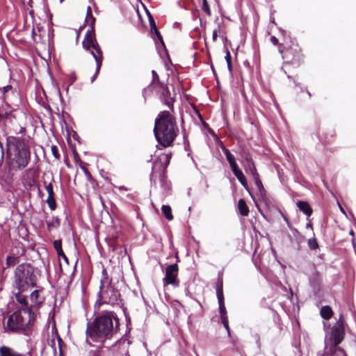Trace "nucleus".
<instances>
[{"mask_svg": "<svg viewBox=\"0 0 356 356\" xmlns=\"http://www.w3.org/2000/svg\"><path fill=\"white\" fill-rule=\"evenodd\" d=\"M345 337V327L342 316L337 321V324L332 327L329 337L330 346H337L340 344Z\"/></svg>", "mask_w": 356, "mask_h": 356, "instance_id": "10", "label": "nucleus"}, {"mask_svg": "<svg viewBox=\"0 0 356 356\" xmlns=\"http://www.w3.org/2000/svg\"><path fill=\"white\" fill-rule=\"evenodd\" d=\"M45 184V189L48 193V197L47 199V203L49 207V209L51 211H54L56 208V202L55 199V194L54 192L53 188V184L51 182L49 183L48 184H46V182H44Z\"/></svg>", "mask_w": 356, "mask_h": 356, "instance_id": "12", "label": "nucleus"}, {"mask_svg": "<svg viewBox=\"0 0 356 356\" xmlns=\"http://www.w3.org/2000/svg\"><path fill=\"white\" fill-rule=\"evenodd\" d=\"M321 140L325 145L332 143L336 137L335 131L332 129H327L319 136Z\"/></svg>", "mask_w": 356, "mask_h": 356, "instance_id": "16", "label": "nucleus"}, {"mask_svg": "<svg viewBox=\"0 0 356 356\" xmlns=\"http://www.w3.org/2000/svg\"><path fill=\"white\" fill-rule=\"evenodd\" d=\"M259 201L264 204L266 209H270L273 206L272 200L268 194L262 197H259Z\"/></svg>", "mask_w": 356, "mask_h": 356, "instance_id": "35", "label": "nucleus"}, {"mask_svg": "<svg viewBox=\"0 0 356 356\" xmlns=\"http://www.w3.org/2000/svg\"><path fill=\"white\" fill-rule=\"evenodd\" d=\"M225 58L226 60L227 63H229V62H232V56L229 50L227 51Z\"/></svg>", "mask_w": 356, "mask_h": 356, "instance_id": "49", "label": "nucleus"}, {"mask_svg": "<svg viewBox=\"0 0 356 356\" xmlns=\"http://www.w3.org/2000/svg\"><path fill=\"white\" fill-rule=\"evenodd\" d=\"M307 93L308 94V96H309V97L310 98V97H311V94H310V92H309L308 90H307Z\"/></svg>", "mask_w": 356, "mask_h": 356, "instance_id": "61", "label": "nucleus"}, {"mask_svg": "<svg viewBox=\"0 0 356 356\" xmlns=\"http://www.w3.org/2000/svg\"><path fill=\"white\" fill-rule=\"evenodd\" d=\"M162 213L165 218L168 220H172L174 218L172 213L171 207L169 205H163L161 207Z\"/></svg>", "mask_w": 356, "mask_h": 356, "instance_id": "33", "label": "nucleus"}, {"mask_svg": "<svg viewBox=\"0 0 356 356\" xmlns=\"http://www.w3.org/2000/svg\"><path fill=\"white\" fill-rule=\"evenodd\" d=\"M222 325H224L225 328L226 329L229 337H231V330H230V327L229 325V322L226 323V324H222Z\"/></svg>", "mask_w": 356, "mask_h": 356, "instance_id": "52", "label": "nucleus"}, {"mask_svg": "<svg viewBox=\"0 0 356 356\" xmlns=\"http://www.w3.org/2000/svg\"><path fill=\"white\" fill-rule=\"evenodd\" d=\"M245 160H246V161H248V163H250V164H252V162H253L252 159V156H251L249 154H246V156H245Z\"/></svg>", "mask_w": 356, "mask_h": 356, "instance_id": "53", "label": "nucleus"}, {"mask_svg": "<svg viewBox=\"0 0 356 356\" xmlns=\"http://www.w3.org/2000/svg\"><path fill=\"white\" fill-rule=\"evenodd\" d=\"M238 209L239 213L243 216H248L249 214V208L243 199H240L238 202Z\"/></svg>", "mask_w": 356, "mask_h": 356, "instance_id": "28", "label": "nucleus"}, {"mask_svg": "<svg viewBox=\"0 0 356 356\" xmlns=\"http://www.w3.org/2000/svg\"><path fill=\"white\" fill-rule=\"evenodd\" d=\"M218 305H219V313L220 316L226 315L227 310L225 305V298H218Z\"/></svg>", "mask_w": 356, "mask_h": 356, "instance_id": "40", "label": "nucleus"}, {"mask_svg": "<svg viewBox=\"0 0 356 356\" xmlns=\"http://www.w3.org/2000/svg\"><path fill=\"white\" fill-rule=\"evenodd\" d=\"M309 281L313 284H319L321 281V273L318 271L315 270L314 273L311 275Z\"/></svg>", "mask_w": 356, "mask_h": 356, "instance_id": "37", "label": "nucleus"}, {"mask_svg": "<svg viewBox=\"0 0 356 356\" xmlns=\"http://www.w3.org/2000/svg\"><path fill=\"white\" fill-rule=\"evenodd\" d=\"M83 29V27H80L79 30L76 32V41L78 40L79 38V35H80V31L81 30Z\"/></svg>", "mask_w": 356, "mask_h": 356, "instance_id": "56", "label": "nucleus"}, {"mask_svg": "<svg viewBox=\"0 0 356 356\" xmlns=\"http://www.w3.org/2000/svg\"><path fill=\"white\" fill-rule=\"evenodd\" d=\"M54 248L56 250L57 254L58 257L60 259L62 258L63 261L66 264H69L68 258L64 253L63 249H62V241L61 240H56L54 241Z\"/></svg>", "mask_w": 356, "mask_h": 356, "instance_id": "18", "label": "nucleus"}, {"mask_svg": "<svg viewBox=\"0 0 356 356\" xmlns=\"http://www.w3.org/2000/svg\"><path fill=\"white\" fill-rule=\"evenodd\" d=\"M202 10L207 15H211V11L207 0H202Z\"/></svg>", "mask_w": 356, "mask_h": 356, "instance_id": "42", "label": "nucleus"}, {"mask_svg": "<svg viewBox=\"0 0 356 356\" xmlns=\"http://www.w3.org/2000/svg\"><path fill=\"white\" fill-rule=\"evenodd\" d=\"M24 291H21L18 290L17 293H15V298L17 302L22 305L24 308H31L33 309V305L29 307V302L27 300V296L23 295L22 293Z\"/></svg>", "mask_w": 356, "mask_h": 356, "instance_id": "21", "label": "nucleus"}, {"mask_svg": "<svg viewBox=\"0 0 356 356\" xmlns=\"http://www.w3.org/2000/svg\"><path fill=\"white\" fill-rule=\"evenodd\" d=\"M282 42L275 35L270 37V42L276 46L285 65L298 67L305 63V56L300 44L289 35H283Z\"/></svg>", "mask_w": 356, "mask_h": 356, "instance_id": "4", "label": "nucleus"}, {"mask_svg": "<svg viewBox=\"0 0 356 356\" xmlns=\"http://www.w3.org/2000/svg\"><path fill=\"white\" fill-rule=\"evenodd\" d=\"M215 289H216V296H217L218 299L224 298L222 274L218 275L217 281L215 283Z\"/></svg>", "mask_w": 356, "mask_h": 356, "instance_id": "19", "label": "nucleus"}, {"mask_svg": "<svg viewBox=\"0 0 356 356\" xmlns=\"http://www.w3.org/2000/svg\"><path fill=\"white\" fill-rule=\"evenodd\" d=\"M16 120L15 115L11 111H5L0 108V122L7 127L8 124H12Z\"/></svg>", "mask_w": 356, "mask_h": 356, "instance_id": "15", "label": "nucleus"}, {"mask_svg": "<svg viewBox=\"0 0 356 356\" xmlns=\"http://www.w3.org/2000/svg\"><path fill=\"white\" fill-rule=\"evenodd\" d=\"M308 246L310 250H315L316 249H318L319 245L316 238H312L308 240Z\"/></svg>", "mask_w": 356, "mask_h": 356, "instance_id": "41", "label": "nucleus"}, {"mask_svg": "<svg viewBox=\"0 0 356 356\" xmlns=\"http://www.w3.org/2000/svg\"><path fill=\"white\" fill-rule=\"evenodd\" d=\"M307 227L312 228V225L311 222H309V223L307 224Z\"/></svg>", "mask_w": 356, "mask_h": 356, "instance_id": "60", "label": "nucleus"}, {"mask_svg": "<svg viewBox=\"0 0 356 356\" xmlns=\"http://www.w3.org/2000/svg\"><path fill=\"white\" fill-rule=\"evenodd\" d=\"M0 356H23L22 353L15 351L7 346H0Z\"/></svg>", "mask_w": 356, "mask_h": 356, "instance_id": "24", "label": "nucleus"}, {"mask_svg": "<svg viewBox=\"0 0 356 356\" xmlns=\"http://www.w3.org/2000/svg\"><path fill=\"white\" fill-rule=\"evenodd\" d=\"M234 175L236 176V177L238 179L239 182L241 184V185L246 189L248 190V185L247 183V180L245 177L244 176L243 172L239 169V168L237 166L236 168H234L232 170Z\"/></svg>", "mask_w": 356, "mask_h": 356, "instance_id": "23", "label": "nucleus"}, {"mask_svg": "<svg viewBox=\"0 0 356 356\" xmlns=\"http://www.w3.org/2000/svg\"><path fill=\"white\" fill-rule=\"evenodd\" d=\"M222 149L227 158V161L229 163L231 169L236 168L238 166L234 156L230 152V151L227 149L225 147H222Z\"/></svg>", "mask_w": 356, "mask_h": 356, "instance_id": "25", "label": "nucleus"}, {"mask_svg": "<svg viewBox=\"0 0 356 356\" xmlns=\"http://www.w3.org/2000/svg\"><path fill=\"white\" fill-rule=\"evenodd\" d=\"M153 131L158 149L172 147L179 133L175 112L160 111L155 119Z\"/></svg>", "mask_w": 356, "mask_h": 356, "instance_id": "1", "label": "nucleus"}, {"mask_svg": "<svg viewBox=\"0 0 356 356\" xmlns=\"http://www.w3.org/2000/svg\"><path fill=\"white\" fill-rule=\"evenodd\" d=\"M249 170L253 179L259 176L254 162H252V164H249Z\"/></svg>", "mask_w": 356, "mask_h": 356, "instance_id": "43", "label": "nucleus"}, {"mask_svg": "<svg viewBox=\"0 0 356 356\" xmlns=\"http://www.w3.org/2000/svg\"><path fill=\"white\" fill-rule=\"evenodd\" d=\"M0 152L1 154V157H3V145L1 142H0Z\"/></svg>", "mask_w": 356, "mask_h": 356, "instance_id": "57", "label": "nucleus"}, {"mask_svg": "<svg viewBox=\"0 0 356 356\" xmlns=\"http://www.w3.org/2000/svg\"><path fill=\"white\" fill-rule=\"evenodd\" d=\"M119 189L120 190H124V191H127L126 188L124 186H120L119 187Z\"/></svg>", "mask_w": 356, "mask_h": 356, "instance_id": "59", "label": "nucleus"}, {"mask_svg": "<svg viewBox=\"0 0 356 356\" xmlns=\"http://www.w3.org/2000/svg\"><path fill=\"white\" fill-rule=\"evenodd\" d=\"M297 207L302 213L307 216L310 217L312 215L313 209L309 204L306 201H298L297 202Z\"/></svg>", "mask_w": 356, "mask_h": 356, "instance_id": "20", "label": "nucleus"}, {"mask_svg": "<svg viewBox=\"0 0 356 356\" xmlns=\"http://www.w3.org/2000/svg\"><path fill=\"white\" fill-rule=\"evenodd\" d=\"M179 267L177 264L169 265L165 268V275L163 278V282L166 285H173L177 286L179 280L177 279Z\"/></svg>", "mask_w": 356, "mask_h": 356, "instance_id": "11", "label": "nucleus"}, {"mask_svg": "<svg viewBox=\"0 0 356 356\" xmlns=\"http://www.w3.org/2000/svg\"><path fill=\"white\" fill-rule=\"evenodd\" d=\"M172 156V152H169L161 154L155 159L152 168L151 176L152 178H159L161 181L165 178L167 168L170 164Z\"/></svg>", "mask_w": 356, "mask_h": 356, "instance_id": "9", "label": "nucleus"}, {"mask_svg": "<svg viewBox=\"0 0 356 356\" xmlns=\"http://www.w3.org/2000/svg\"><path fill=\"white\" fill-rule=\"evenodd\" d=\"M91 356H114V354L108 349H100L92 351Z\"/></svg>", "mask_w": 356, "mask_h": 356, "instance_id": "31", "label": "nucleus"}, {"mask_svg": "<svg viewBox=\"0 0 356 356\" xmlns=\"http://www.w3.org/2000/svg\"><path fill=\"white\" fill-rule=\"evenodd\" d=\"M25 131V128L22 127H19V130L18 131L19 134H23Z\"/></svg>", "mask_w": 356, "mask_h": 356, "instance_id": "58", "label": "nucleus"}, {"mask_svg": "<svg viewBox=\"0 0 356 356\" xmlns=\"http://www.w3.org/2000/svg\"><path fill=\"white\" fill-rule=\"evenodd\" d=\"M259 201L264 204L266 209H270L273 206L272 200L268 194L262 197H259Z\"/></svg>", "mask_w": 356, "mask_h": 356, "instance_id": "34", "label": "nucleus"}, {"mask_svg": "<svg viewBox=\"0 0 356 356\" xmlns=\"http://www.w3.org/2000/svg\"><path fill=\"white\" fill-rule=\"evenodd\" d=\"M122 302L121 295L118 289L112 284V279L109 277L106 269L103 267L102 270L99 291L97 293V300L95 306L99 307L104 305H115Z\"/></svg>", "mask_w": 356, "mask_h": 356, "instance_id": "6", "label": "nucleus"}, {"mask_svg": "<svg viewBox=\"0 0 356 356\" xmlns=\"http://www.w3.org/2000/svg\"><path fill=\"white\" fill-rule=\"evenodd\" d=\"M152 81L149 86H154L159 83H161L159 76L158 74L156 73V72L155 70H152Z\"/></svg>", "mask_w": 356, "mask_h": 356, "instance_id": "44", "label": "nucleus"}, {"mask_svg": "<svg viewBox=\"0 0 356 356\" xmlns=\"http://www.w3.org/2000/svg\"><path fill=\"white\" fill-rule=\"evenodd\" d=\"M120 330V322L114 312H104L88 326L86 333L93 341L110 339Z\"/></svg>", "mask_w": 356, "mask_h": 356, "instance_id": "2", "label": "nucleus"}, {"mask_svg": "<svg viewBox=\"0 0 356 356\" xmlns=\"http://www.w3.org/2000/svg\"><path fill=\"white\" fill-rule=\"evenodd\" d=\"M147 13L148 15L149 22V25H150V30H152V29H154L155 27H156V22L154 21L153 16L148 10H147Z\"/></svg>", "mask_w": 356, "mask_h": 356, "instance_id": "45", "label": "nucleus"}, {"mask_svg": "<svg viewBox=\"0 0 356 356\" xmlns=\"http://www.w3.org/2000/svg\"><path fill=\"white\" fill-rule=\"evenodd\" d=\"M74 159H75V161H81V159H80V158H79V156L78 153L74 152Z\"/></svg>", "mask_w": 356, "mask_h": 356, "instance_id": "54", "label": "nucleus"}, {"mask_svg": "<svg viewBox=\"0 0 356 356\" xmlns=\"http://www.w3.org/2000/svg\"><path fill=\"white\" fill-rule=\"evenodd\" d=\"M325 356H347L345 350L339 346H330Z\"/></svg>", "mask_w": 356, "mask_h": 356, "instance_id": "17", "label": "nucleus"}, {"mask_svg": "<svg viewBox=\"0 0 356 356\" xmlns=\"http://www.w3.org/2000/svg\"><path fill=\"white\" fill-rule=\"evenodd\" d=\"M167 86V85L161 82L154 86H149V88L152 92H154L156 95H159L160 97Z\"/></svg>", "mask_w": 356, "mask_h": 356, "instance_id": "30", "label": "nucleus"}, {"mask_svg": "<svg viewBox=\"0 0 356 356\" xmlns=\"http://www.w3.org/2000/svg\"><path fill=\"white\" fill-rule=\"evenodd\" d=\"M211 69H212V70H213V73L215 74V71H214V69H213V65H211Z\"/></svg>", "mask_w": 356, "mask_h": 356, "instance_id": "62", "label": "nucleus"}, {"mask_svg": "<svg viewBox=\"0 0 356 356\" xmlns=\"http://www.w3.org/2000/svg\"><path fill=\"white\" fill-rule=\"evenodd\" d=\"M227 67H228V70L230 72H232V62H229V63H227Z\"/></svg>", "mask_w": 356, "mask_h": 356, "instance_id": "55", "label": "nucleus"}, {"mask_svg": "<svg viewBox=\"0 0 356 356\" xmlns=\"http://www.w3.org/2000/svg\"><path fill=\"white\" fill-rule=\"evenodd\" d=\"M7 164L9 171H19L27 167L31 152L24 139L10 136L6 138Z\"/></svg>", "mask_w": 356, "mask_h": 356, "instance_id": "3", "label": "nucleus"}, {"mask_svg": "<svg viewBox=\"0 0 356 356\" xmlns=\"http://www.w3.org/2000/svg\"><path fill=\"white\" fill-rule=\"evenodd\" d=\"M86 22L88 23L90 29L86 31L84 38L82 41L83 49L89 51L92 55L96 63V70L94 77L97 76L100 70L103 62V52L96 39L95 24V18L93 17L92 10L90 6L87 8Z\"/></svg>", "mask_w": 356, "mask_h": 356, "instance_id": "5", "label": "nucleus"}, {"mask_svg": "<svg viewBox=\"0 0 356 356\" xmlns=\"http://www.w3.org/2000/svg\"><path fill=\"white\" fill-rule=\"evenodd\" d=\"M35 321V314L31 308L17 310L11 314L7 321V327L10 332H25L31 330Z\"/></svg>", "mask_w": 356, "mask_h": 356, "instance_id": "8", "label": "nucleus"}, {"mask_svg": "<svg viewBox=\"0 0 356 356\" xmlns=\"http://www.w3.org/2000/svg\"><path fill=\"white\" fill-rule=\"evenodd\" d=\"M19 262V257L15 256H8L6 258V266L7 267L14 266Z\"/></svg>", "mask_w": 356, "mask_h": 356, "instance_id": "39", "label": "nucleus"}, {"mask_svg": "<svg viewBox=\"0 0 356 356\" xmlns=\"http://www.w3.org/2000/svg\"><path fill=\"white\" fill-rule=\"evenodd\" d=\"M38 274V270L31 264H19L14 273L15 287L21 291H26L29 287L35 286Z\"/></svg>", "mask_w": 356, "mask_h": 356, "instance_id": "7", "label": "nucleus"}, {"mask_svg": "<svg viewBox=\"0 0 356 356\" xmlns=\"http://www.w3.org/2000/svg\"><path fill=\"white\" fill-rule=\"evenodd\" d=\"M230 343L232 346V350L235 352H241L242 350V346L237 337H232L231 335Z\"/></svg>", "mask_w": 356, "mask_h": 356, "instance_id": "29", "label": "nucleus"}, {"mask_svg": "<svg viewBox=\"0 0 356 356\" xmlns=\"http://www.w3.org/2000/svg\"><path fill=\"white\" fill-rule=\"evenodd\" d=\"M1 97L4 100H11L13 97L17 95V92L11 85H7L0 88Z\"/></svg>", "mask_w": 356, "mask_h": 356, "instance_id": "14", "label": "nucleus"}, {"mask_svg": "<svg viewBox=\"0 0 356 356\" xmlns=\"http://www.w3.org/2000/svg\"><path fill=\"white\" fill-rule=\"evenodd\" d=\"M288 225L290 227L291 230L292 231L295 237H297L298 236H301V234L298 232V230L297 229H296L294 227H291L289 222H288Z\"/></svg>", "mask_w": 356, "mask_h": 356, "instance_id": "48", "label": "nucleus"}, {"mask_svg": "<svg viewBox=\"0 0 356 356\" xmlns=\"http://www.w3.org/2000/svg\"><path fill=\"white\" fill-rule=\"evenodd\" d=\"M320 314L322 318L325 320H330L334 314L331 307L326 305L323 306L320 310Z\"/></svg>", "mask_w": 356, "mask_h": 356, "instance_id": "27", "label": "nucleus"}, {"mask_svg": "<svg viewBox=\"0 0 356 356\" xmlns=\"http://www.w3.org/2000/svg\"><path fill=\"white\" fill-rule=\"evenodd\" d=\"M150 33L152 35V37H154V35H155V36L156 37V38L159 40V42L161 43V44L163 46L165 45V43H164V40L163 39V37L161 34V33L159 32L157 26L155 27L154 29L150 30ZM154 39H155L154 38H153Z\"/></svg>", "mask_w": 356, "mask_h": 356, "instance_id": "38", "label": "nucleus"}, {"mask_svg": "<svg viewBox=\"0 0 356 356\" xmlns=\"http://www.w3.org/2000/svg\"><path fill=\"white\" fill-rule=\"evenodd\" d=\"M46 223L48 231L51 232L60 226V220L58 218H55L51 220H47Z\"/></svg>", "mask_w": 356, "mask_h": 356, "instance_id": "32", "label": "nucleus"}, {"mask_svg": "<svg viewBox=\"0 0 356 356\" xmlns=\"http://www.w3.org/2000/svg\"><path fill=\"white\" fill-rule=\"evenodd\" d=\"M224 36V25L222 23H218L217 26L213 30L212 40L216 42L218 37Z\"/></svg>", "mask_w": 356, "mask_h": 356, "instance_id": "26", "label": "nucleus"}, {"mask_svg": "<svg viewBox=\"0 0 356 356\" xmlns=\"http://www.w3.org/2000/svg\"><path fill=\"white\" fill-rule=\"evenodd\" d=\"M60 356H62L61 353L60 354Z\"/></svg>", "mask_w": 356, "mask_h": 356, "instance_id": "63", "label": "nucleus"}, {"mask_svg": "<svg viewBox=\"0 0 356 356\" xmlns=\"http://www.w3.org/2000/svg\"><path fill=\"white\" fill-rule=\"evenodd\" d=\"M266 195H267V192L265 190V188H263V190L260 189V190L258 191V196H259V197H264V196H265Z\"/></svg>", "mask_w": 356, "mask_h": 356, "instance_id": "50", "label": "nucleus"}, {"mask_svg": "<svg viewBox=\"0 0 356 356\" xmlns=\"http://www.w3.org/2000/svg\"><path fill=\"white\" fill-rule=\"evenodd\" d=\"M254 181L255 185H256L258 191L260 189L263 190V188H264V186L262 184V181L259 177V176L254 178Z\"/></svg>", "mask_w": 356, "mask_h": 356, "instance_id": "47", "label": "nucleus"}, {"mask_svg": "<svg viewBox=\"0 0 356 356\" xmlns=\"http://www.w3.org/2000/svg\"><path fill=\"white\" fill-rule=\"evenodd\" d=\"M51 151L54 156L56 159L59 160L60 159V154L58 152V149L56 145H52L51 147Z\"/></svg>", "mask_w": 356, "mask_h": 356, "instance_id": "46", "label": "nucleus"}, {"mask_svg": "<svg viewBox=\"0 0 356 356\" xmlns=\"http://www.w3.org/2000/svg\"><path fill=\"white\" fill-rule=\"evenodd\" d=\"M160 98L162 99L164 102V104L168 106L169 110L168 111H174V102L175 100V95L172 96L171 92L169 90L168 86H167L164 91L162 92Z\"/></svg>", "mask_w": 356, "mask_h": 356, "instance_id": "13", "label": "nucleus"}, {"mask_svg": "<svg viewBox=\"0 0 356 356\" xmlns=\"http://www.w3.org/2000/svg\"><path fill=\"white\" fill-rule=\"evenodd\" d=\"M30 299L32 302L31 305H33V307L41 305L44 300L43 297L40 296V291L37 289L32 291V293L30 294Z\"/></svg>", "mask_w": 356, "mask_h": 356, "instance_id": "22", "label": "nucleus"}, {"mask_svg": "<svg viewBox=\"0 0 356 356\" xmlns=\"http://www.w3.org/2000/svg\"><path fill=\"white\" fill-rule=\"evenodd\" d=\"M259 201L264 204L266 209H270L273 206L272 200L268 194L262 197H259Z\"/></svg>", "mask_w": 356, "mask_h": 356, "instance_id": "36", "label": "nucleus"}, {"mask_svg": "<svg viewBox=\"0 0 356 356\" xmlns=\"http://www.w3.org/2000/svg\"><path fill=\"white\" fill-rule=\"evenodd\" d=\"M220 320L222 324H226V323L229 322L227 314L220 316Z\"/></svg>", "mask_w": 356, "mask_h": 356, "instance_id": "51", "label": "nucleus"}]
</instances>
